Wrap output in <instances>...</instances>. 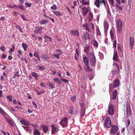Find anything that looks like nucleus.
I'll return each mask as SVG.
<instances>
[{
	"mask_svg": "<svg viewBox=\"0 0 135 135\" xmlns=\"http://www.w3.org/2000/svg\"><path fill=\"white\" fill-rule=\"evenodd\" d=\"M110 34L112 40H113L114 38V34L112 31H110Z\"/></svg>",
	"mask_w": 135,
	"mask_h": 135,
	"instance_id": "4c0bfd02",
	"label": "nucleus"
},
{
	"mask_svg": "<svg viewBox=\"0 0 135 135\" xmlns=\"http://www.w3.org/2000/svg\"><path fill=\"white\" fill-rule=\"evenodd\" d=\"M93 15L91 12H90L89 14V16L88 17L89 21H90L92 20L93 18Z\"/></svg>",
	"mask_w": 135,
	"mask_h": 135,
	"instance_id": "cd10ccee",
	"label": "nucleus"
},
{
	"mask_svg": "<svg viewBox=\"0 0 135 135\" xmlns=\"http://www.w3.org/2000/svg\"><path fill=\"white\" fill-rule=\"evenodd\" d=\"M22 45L24 51H26V50L27 48V45L24 43H22Z\"/></svg>",
	"mask_w": 135,
	"mask_h": 135,
	"instance_id": "72a5a7b5",
	"label": "nucleus"
},
{
	"mask_svg": "<svg viewBox=\"0 0 135 135\" xmlns=\"http://www.w3.org/2000/svg\"><path fill=\"white\" fill-rule=\"evenodd\" d=\"M109 2L111 4L113 5L114 4V1L113 0H108Z\"/></svg>",
	"mask_w": 135,
	"mask_h": 135,
	"instance_id": "052dcab7",
	"label": "nucleus"
},
{
	"mask_svg": "<svg viewBox=\"0 0 135 135\" xmlns=\"http://www.w3.org/2000/svg\"><path fill=\"white\" fill-rule=\"evenodd\" d=\"M53 12L54 14L57 16H59L62 15L61 13L58 11H54Z\"/></svg>",
	"mask_w": 135,
	"mask_h": 135,
	"instance_id": "aec40b11",
	"label": "nucleus"
},
{
	"mask_svg": "<svg viewBox=\"0 0 135 135\" xmlns=\"http://www.w3.org/2000/svg\"><path fill=\"white\" fill-rule=\"evenodd\" d=\"M107 2V1H101L100 0H96L95 2V4L98 8L100 7V4L103 3L105 7L106 6V3Z\"/></svg>",
	"mask_w": 135,
	"mask_h": 135,
	"instance_id": "f03ea898",
	"label": "nucleus"
},
{
	"mask_svg": "<svg viewBox=\"0 0 135 135\" xmlns=\"http://www.w3.org/2000/svg\"><path fill=\"white\" fill-rule=\"evenodd\" d=\"M32 75L35 77V78H38V76L37 74L35 72H33L32 73Z\"/></svg>",
	"mask_w": 135,
	"mask_h": 135,
	"instance_id": "a18cd8bd",
	"label": "nucleus"
},
{
	"mask_svg": "<svg viewBox=\"0 0 135 135\" xmlns=\"http://www.w3.org/2000/svg\"><path fill=\"white\" fill-rule=\"evenodd\" d=\"M41 58L44 59V60H46L47 59V57H46L45 55H41Z\"/></svg>",
	"mask_w": 135,
	"mask_h": 135,
	"instance_id": "79ce46f5",
	"label": "nucleus"
},
{
	"mask_svg": "<svg viewBox=\"0 0 135 135\" xmlns=\"http://www.w3.org/2000/svg\"><path fill=\"white\" fill-rule=\"evenodd\" d=\"M20 122L22 124L26 126H29L30 124L29 122L27 120L25 119H22L21 120Z\"/></svg>",
	"mask_w": 135,
	"mask_h": 135,
	"instance_id": "ddd939ff",
	"label": "nucleus"
},
{
	"mask_svg": "<svg viewBox=\"0 0 135 135\" xmlns=\"http://www.w3.org/2000/svg\"><path fill=\"white\" fill-rule=\"evenodd\" d=\"M94 77V75L92 74H90L89 75V80H91Z\"/></svg>",
	"mask_w": 135,
	"mask_h": 135,
	"instance_id": "37998d69",
	"label": "nucleus"
},
{
	"mask_svg": "<svg viewBox=\"0 0 135 135\" xmlns=\"http://www.w3.org/2000/svg\"><path fill=\"white\" fill-rule=\"evenodd\" d=\"M115 1L117 3V4H118L119 5H120L121 3L120 1V0H115Z\"/></svg>",
	"mask_w": 135,
	"mask_h": 135,
	"instance_id": "bf43d9fd",
	"label": "nucleus"
},
{
	"mask_svg": "<svg viewBox=\"0 0 135 135\" xmlns=\"http://www.w3.org/2000/svg\"><path fill=\"white\" fill-rule=\"evenodd\" d=\"M104 124L107 128H110L111 126V122L109 118L108 117L105 119Z\"/></svg>",
	"mask_w": 135,
	"mask_h": 135,
	"instance_id": "6e6552de",
	"label": "nucleus"
},
{
	"mask_svg": "<svg viewBox=\"0 0 135 135\" xmlns=\"http://www.w3.org/2000/svg\"><path fill=\"white\" fill-rule=\"evenodd\" d=\"M80 105L81 108V112H80V114L81 115H80V116L81 117H82L85 114V105L84 103L82 102L80 104Z\"/></svg>",
	"mask_w": 135,
	"mask_h": 135,
	"instance_id": "423d86ee",
	"label": "nucleus"
},
{
	"mask_svg": "<svg viewBox=\"0 0 135 135\" xmlns=\"http://www.w3.org/2000/svg\"><path fill=\"white\" fill-rule=\"evenodd\" d=\"M122 22L120 20H118L117 22L116 27L119 33H120L122 30Z\"/></svg>",
	"mask_w": 135,
	"mask_h": 135,
	"instance_id": "0eeeda50",
	"label": "nucleus"
},
{
	"mask_svg": "<svg viewBox=\"0 0 135 135\" xmlns=\"http://www.w3.org/2000/svg\"><path fill=\"white\" fill-rule=\"evenodd\" d=\"M54 81L57 83V84L59 85H60L61 84V81L59 80V79L57 78H54Z\"/></svg>",
	"mask_w": 135,
	"mask_h": 135,
	"instance_id": "bb28decb",
	"label": "nucleus"
},
{
	"mask_svg": "<svg viewBox=\"0 0 135 135\" xmlns=\"http://www.w3.org/2000/svg\"><path fill=\"white\" fill-rule=\"evenodd\" d=\"M17 8L18 7L20 9L22 10H23V9L24 8V7L22 5H21V6H17Z\"/></svg>",
	"mask_w": 135,
	"mask_h": 135,
	"instance_id": "3c124183",
	"label": "nucleus"
},
{
	"mask_svg": "<svg viewBox=\"0 0 135 135\" xmlns=\"http://www.w3.org/2000/svg\"><path fill=\"white\" fill-rule=\"evenodd\" d=\"M51 8L52 9L55 10L57 8L56 6L54 4L53 6H52L51 7Z\"/></svg>",
	"mask_w": 135,
	"mask_h": 135,
	"instance_id": "de8ad7c7",
	"label": "nucleus"
},
{
	"mask_svg": "<svg viewBox=\"0 0 135 135\" xmlns=\"http://www.w3.org/2000/svg\"><path fill=\"white\" fill-rule=\"evenodd\" d=\"M127 114L128 115H131V111L130 108L128 107H127L126 108Z\"/></svg>",
	"mask_w": 135,
	"mask_h": 135,
	"instance_id": "c756f323",
	"label": "nucleus"
},
{
	"mask_svg": "<svg viewBox=\"0 0 135 135\" xmlns=\"http://www.w3.org/2000/svg\"><path fill=\"white\" fill-rule=\"evenodd\" d=\"M43 29L42 27H36L35 28V30L34 31V32L37 33H41L42 32L41 30Z\"/></svg>",
	"mask_w": 135,
	"mask_h": 135,
	"instance_id": "9b49d317",
	"label": "nucleus"
},
{
	"mask_svg": "<svg viewBox=\"0 0 135 135\" xmlns=\"http://www.w3.org/2000/svg\"><path fill=\"white\" fill-rule=\"evenodd\" d=\"M1 50L3 51H5V48L3 46H1L0 48Z\"/></svg>",
	"mask_w": 135,
	"mask_h": 135,
	"instance_id": "864d4df0",
	"label": "nucleus"
},
{
	"mask_svg": "<svg viewBox=\"0 0 135 135\" xmlns=\"http://www.w3.org/2000/svg\"><path fill=\"white\" fill-rule=\"evenodd\" d=\"M37 67H38V69H40L42 70H44L45 69V67L43 66H41L38 65L37 66Z\"/></svg>",
	"mask_w": 135,
	"mask_h": 135,
	"instance_id": "a19ab883",
	"label": "nucleus"
},
{
	"mask_svg": "<svg viewBox=\"0 0 135 135\" xmlns=\"http://www.w3.org/2000/svg\"><path fill=\"white\" fill-rule=\"evenodd\" d=\"M61 80L63 81L64 82H65L66 83H68V80H66L65 79L60 78Z\"/></svg>",
	"mask_w": 135,
	"mask_h": 135,
	"instance_id": "13d9d810",
	"label": "nucleus"
},
{
	"mask_svg": "<svg viewBox=\"0 0 135 135\" xmlns=\"http://www.w3.org/2000/svg\"><path fill=\"white\" fill-rule=\"evenodd\" d=\"M75 99L76 98L75 97H74L72 98H71V100L73 102L75 101Z\"/></svg>",
	"mask_w": 135,
	"mask_h": 135,
	"instance_id": "338daca9",
	"label": "nucleus"
},
{
	"mask_svg": "<svg viewBox=\"0 0 135 135\" xmlns=\"http://www.w3.org/2000/svg\"><path fill=\"white\" fill-rule=\"evenodd\" d=\"M96 31L97 32V35H101L100 32V31L99 29V28H97L96 29Z\"/></svg>",
	"mask_w": 135,
	"mask_h": 135,
	"instance_id": "8fccbe9b",
	"label": "nucleus"
},
{
	"mask_svg": "<svg viewBox=\"0 0 135 135\" xmlns=\"http://www.w3.org/2000/svg\"><path fill=\"white\" fill-rule=\"evenodd\" d=\"M93 51V48L90 46H87L84 50V52L89 56H90L91 54H94L92 52Z\"/></svg>",
	"mask_w": 135,
	"mask_h": 135,
	"instance_id": "20e7f679",
	"label": "nucleus"
},
{
	"mask_svg": "<svg viewBox=\"0 0 135 135\" xmlns=\"http://www.w3.org/2000/svg\"><path fill=\"white\" fill-rule=\"evenodd\" d=\"M81 3H82L84 5H87L89 4V3L87 2H85L84 0H82V2H80Z\"/></svg>",
	"mask_w": 135,
	"mask_h": 135,
	"instance_id": "c9c22d12",
	"label": "nucleus"
},
{
	"mask_svg": "<svg viewBox=\"0 0 135 135\" xmlns=\"http://www.w3.org/2000/svg\"><path fill=\"white\" fill-rule=\"evenodd\" d=\"M70 32L74 36H79V33L77 30H71Z\"/></svg>",
	"mask_w": 135,
	"mask_h": 135,
	"instance_id": "4468645a",
	"label": "nucleus"
},
{
	"mask_svg": "<svg viewBox=\"0 0 135 135\" xmlns=\"http://www.w3.org/2000/svg\"><path fill=\"white\" fill-rule=\"evenodd\" d=\"M42 129L44 133H46L48 130V127L46 126L42 125Z\"/></svg>",
	"mask_w": 135,
	"mask_h": 135,
	"instance_id": "a211bd4d",
	"label": "nucleus"
},
{
	"mask_svg": "<svg viewBox=\"0 0 135 135\" xmlns=\"http://www.w3.org/2000/svg\"><path fill=\"white\" fill-rule=\"evenodd\" d=\"M86 66V71H93V70L90 68L89 67V66L88 65H88H85Z\"/></svg>",
	"mask_w": 135,
	"mask_h": 135,
	"instance_id": "f704fd0d",
	"label": "nucleus"
},
{
	"mask_svg": "<svg viewBox=\"0 0 135 135\" xmlns=\"http://www.w3.org/2000/svg\"><path fill=\"white\" fill-rule=\"evenodd\" d=\"M51 127L52 128V131L51 133L52 134H54L55 133L56 131V128L53 125H52L51 126Z\"/></svg>",
	"mask_w": 135,
	"mask_h": 135,
	"instance_id": "473e14b6",
	"label": "nucleus"
},
{
	"mask_svg": "<svg viewBox=\"0 0 135 135\" xmlns=\"http://www.w3.org/2000/svg\"><path fill=\"white\" fill-rule=\"evenodd\" d=\"M117 90H114L112 93L113 97L112 99H113L114 100L117 97Z\"/></svg>",
	"mask_w": 135,
	"mask_h": 135,
	"instance_id": "4be33fe9",
	"label": "nucleus"
},
{
	"mask_svg": "<svg viewBox=\"0 0 135 135\" xmlns=\"http://www.w3.org/2000/svg\"><path fill=\"white\" fill-rule=\"evenodd\" d=\"M7 56V55L6 54H3L2 55V58L3 59H4Z\"/></svg>",
	"mask_w": 135,
	"mask_h": 135,
	"instance_id": "0e129e2a",
	"label": "nucleus"
},
{
	"mask_svg": "<svg viewBox=\"0 0 135 135\" xmlns=\"http://www.w3.org/2000/svg\"><path fill=\"white\" fill-rule=\"evenodd\" d=\"M7 98L10 101H12V97L11 95L8 96L7 97Z\"/></svg>",
	"mask_w": 135,
	"mask_h": 135,
	"instance_id": "603ef678",
	"label": "nucleus"
},
{
	"mask_svg": "<svg viewBox=\"0 0 135 135\" xmlns=\"http://www.w3.org/2000/svg\"><path fill=\"white\" fill-rule=\"evenodd\" d=\"M118 130V128L117 126L112 125L110 130L111 134H115L117 132Z\"/></svg>",
	"mask_w": 135,
	"mask_h": 135,
	"instance_id": "39448f33",
	"label": "nucleus"
},
{
	"mask_svg": "<svg viewBox=\"0 0 135 135\" xmlns=\"http://www.w3.org/2000/svg\"><path fill=\"white\" fill-rule=\"evenodd\" d=\"M82 10L83 16H85L88 12V10L87 8L86 7H84L82 8Z\"/></svg>",
	"mask_w": 135,
	"mask_h": 135,
	"instance_id": "dca6fc26",
	"label": "nucleus"
},
{
	"mask_svg": "<svg viewBox=\"0 0 135 135\" xmlns=\"http://www.w3.org/2000/svg\"><path fill=\"white\" fill-rule=\"evenodd\" d=\"M48 85L49 87H50L51 89H53L54 88V87H53L51 83H49Z\"/></svg>",
	"mask_w": 135,
	"mask_h": 135,
	"instance_id": "680f3d73",
	"label": "nucleus"
},
{
	"mask_svg": "<svg viewBox=\"0 0 135 135\" xmlns=\"http://www.w3.org/2000/svg\"><path fill=\"white\" fill-rule=\"evenodd\" d=\"M39 22L40 25H42L47 23V21L46 20H44L40 21Z\"/></svg>",
	"mask_w": 135,
	"mask_h": 135,
	"instance_id": "2f4dec72",
	"label": "nucleus"
},
{
	"mask_svg": "<svg viewBox=\"0 0 135 135\" xmlns=\"http://www.w3.org/2000/svg\"><path fill=\"white\" fill-rule=\"evenodd\" d=\"M93 45L96 47L98 46V43L95 40H93Z\"/></svg>",
	"mask_w": 135,
	"mask_h": 135,
	"instance_id": "a878e982",
	"label": "nucleus"
},
{
	"mask_svg": "<svg viewBox=\"0 0 135 135\" xmlns=\"http://www.w3.org/2000/svg\"><path fill=\"white\" fill-rule=\"evenodd\" d=\"M60 124L62 127L68 125V120L67 117H65L62 119L60 122Z\"/></svg>",
	"mask_w": 135,
	"mask_h": 135,
	"instance_id": "1a4fd4ad",
	"label": "nucleus"
},
{
	"mask_svg": "<svg viewBox=\"0 0 135 135\" xmlns=\"http://www.w3.org/2000/svg\"><path fill=\"white\" fill-rule=\"evenodd\" d=\"M23 128L26 131H28L29 130V127L27 126H22Z\"/></svg>",
	"mask_w": 135,
	"mask_h": 135,
	"instance_id": "09e8293b",
	"label": "nucleus"
},
{
	"mask_svg": "<svg viewBox=\"0 0 135 135\" xmlns=\"http://www.w3.org/2000/svg\"><path fill=\"white\" fill-rule=\"evenodd\" d=\"M21 16L23 20L25 21H27L26 19V18L23 15H21Z\"/></svg>",
	"mask_w": 135,
	"mask_h": 135,
	"instance_id": "69168bd1",
	"label": "nucleus"
},
{
	"mask_svg": "<svg viewBox=\"0 0 135 135\" xmlns=\"http://www.w3.org/2000/svg\"><path fill=\"white\" fill-rule=\"evenodd\" d=\"M89 59L91 66H95L96 63V59L94 54H91L89 56Z\"/></svg>",
	"mask_w": 135,
	"mask_h": 135,
	"instance_id": "f257e3e1",
	"label": "nucleus"
},
{
	"mask_svg": "<svg viewBox=\"0 0 135 135\" xmlns=\"http://www.w3.org/2000/svg\"><path fill=\"white\" fill-rule=\"evenodd\" d=\"M117 41L116 40H114L113 43V45L114 48H115L116 46Z\"/></svg>",
	"mask_w": 135,
	"mask_h": 135,
	"instance_id": "4d7b16f0",
	"label": "nucleus"
},
{
	"mask_svg": "<svg viewBox=\"0 0 135 135\" xmlns=\"http://www.w3.org/2000/svg\"><path fill=\"white\" fill-rule=\"evenodd\" d=\"M113 65L115 66V69L113 70L112 71V74L113 76H114L119 71V68L118 64L114 63Z\"/></svg>",
	"mask_w": 135,
	"mask_h": 135,
	"instance_id": "7ed1b4c3",
	"label": "nucleus"
},
{
	"mask_svg": "<svg viewBox=\"0 0 135 135\" xmlns=\"http://www.w3.org/2000/svg\"><path fill=\"white\" fill-rule=\"evenodd\" d=\"M118 56L117 54V51H116L115 53H114V55L113 59V60H115L116 61H118Z\"/></svg>",
	"mask_w": 135,
	"mask_h": 135,
	"instance_id": "b1692460",
	"label": "nucleus"
},
{
	"mask_svg": "<svg viewBox=\"0 0 135 135\" xmlns=\"http://www.w3.org/2000/svg\"><path fill=\"white\" fill-rule=\"evenodd\" d=\"M38 54V52L35 51L33 55L37 57V56H39Z\"/></svg>",
	"mask_w": 135,
	"mask_h": 135,
	"instance_id": "6e6d98bb",
	"label": "nucleus"
},
{
	"mask_svg": "<svg viewBox=\"0 0 135 135\" xmlns=\"http://www.w3.org/2000/svg\"><path fill=\"white\" fill-rule=\"evenodd\" d=\"M5 119L9 123L11 126L13 127L14 126L13 122L11 120L7 117H5Z\"/></svg>",
	"mask_w": 135,
	"mask_h": 135,
	"instance_id": "f3484780",
	"label": "nucleus"
},
{
	"mask_svg": "<svg viewBox=\"0 0 135 135\" xmlns=\"http://www.w3.org/2000/svg\"><path fill=\"white\" fill-rule=\"evenodd\" d=\"M0 113L2 115L6 116L7 114L1 108H0Z\"/></svg>",
	"mask_w": 135,
	"mask_h": 135,
	"instance_id": "c85d7f7f",
	"label": "nucleus"
},
{
	"mask_svg": "<svg viewBox=\"0 0 135 135\" xmlns=\"http://www.w3.org/2000/svg\"><path fill=\"white\" fill-rule=\"evenodd\" d=\"M109 90L110 89H111L113 87V86L112 84H109Z\"/></svg>",
	"mask_w": 135,
	"mask_h": 135,
	"instance_id": "e2e57ef3",
	"label": "nucleus"
},
{
	"mask_svg": "<svg viewBox=\"0 0 135 135\" xmlns=\"http://www.w3.org/2000/svg\"><path fill=\"white\" fill-rule=\"evenodd\" d=\"M131 7V6L127 5L126 6V10L128 12L130 11Z\"/></svg>",
	"mask_w": 135,
	"mask_h": 135,
	"instance_id": "5fc2aeb1",
	"label": "nucleus"
},
{
	"mask_svg": "<svg viewBox=\"0 0 135 135\" xmlns=\"http://www.w3.org/2000/svg\"><path fill=\"white\" fill-rule=\"evenodd\" d=\"M119 80L118 79H117L115 80L113 82V88H116L118 87L119 85Z\"/></svg>",
	"mask_w": 135,
	"mask_h": 135,
	"instance_id": "f8f14e48",
	"label": "nucleus"
},
{
	"mask_svg": "<svg viewBox=\"0 0 135 135\" xmlns=\"http://www.w3.org/2000/svg\"><path fill=\"white\" fill-rule=\"evenodd\" d=\"M127 123L126 124V127H128L130 125V121L129 119H128L127 120Z\"/></svg>",
	"mask_w": 135,
	"mask_h": 135,
	"instance_id": "c03bdc74",
	"label": "nucleus"
},
{
	"mask_svg": "<svg viewBox=\"0 0 135 135\" xmlns=\"http://www.w3.org/2000/svg\"><path fill=\"white\" fill-rule=\"evenodd\" d=\"M74 108L73 107H71L69 108V112L70 114H71L73 112V110Z\"/></svg>",
	"mask_w": 135,
	"mask_h": 135,
	"instance_id": "e433bc0d",
	"label": "nucleus"
},
{
	"mask_svg": "<svg viewBox=\"0 0 135 135\" xmlns=\"http://www.w3.org/2000/svg\"><path fill=\"white\" fill-rule=\"evenodd\" d=\"M13 104H17V103L16 100L15 99H14L13 100Z\"/></svg>",
	"mask_w": 135,
	"mask_h": 135,
	"instance_id": "774afa93",
	"label": "nucleus"
},
{
	"mask_svg": "<svg viewBox=\"0 0 135 135\" xmlns=\"http://www.w3.org/2000/svg\"><path fill=\"white\" fill-rule=\"evenodd\" d=\"M25 7H30L31 6V4H30L28 3H25Z\"/></svg>",
	"mask_w": 135,
	"mask_h": 135,
	"instance_id": "49530a36",
	"label": "nucleus"
},
{
	"mask_svg": "<svg viewBox=\"0 0 135 135\" xmlns=\"http://www.w3.org/2000/svg\"><path fill=\"white\" fill-rule=\"evenodd\" d=\"M83 37L84 39L85 40H87L88 39L90 40V38L89 35L87 32H86V33L84 35Z\"/></svg>",
	"mask_w": 135,
	"mask_h": 135,
	"instance_id": "412c9836",
	"label": "nucleus"
},
{
	"mask_svg": "<svg viewBox=\"0 0 135 135\" xmlns=\"http://www.w3.org/2000/svg\"><path fill=\"white\" fill-rule=\"evenodd\" d=\"M62 54V53L61 52H60V53H59V54H54L53 55V56L55 57L56 58H57L58 59H59V55H60Z\"/></svg>",
	"mask_w": 135,
	"mask_h": 135,
	"instance_id": "ea45409f",
	"label": "nucleus"
},
{
	"mask_svg": "<svg viewBox=\"0 0 135 135\" xmlns=\"http://www.w3.org/2000/svg\"><path fill=\"white\" fill-rule=\"evenodd\" d=\"M108 112L110 115H113L114 114V106L113 104H111L109 106Z\"/></svg>",
	"mask_w": 135,
	"mask_h": 135,
	"instance_id": "9d476101",
	"label": "nucleus"
},
{
	"mask_svg": "<svg viewBox=\"0 0 135 135\" xmlns=\"http://www.w3.org/2000/svg\"><path fill=\"white\" fill-rule=\"evenodd\" d=\"M15 46L14 45L12 46V48L10 49V50L9 51V52L10 53H11L13 52L15 50Z\"/></svg>",
	"mask_w": 135,
	"mask_h": 135,
	"instance_id": "58836bf2",
	"label": "nucleus"
},
{
	"mask_svg": "<svg viewBox=\"0 0 135 135\" xmlns=\"http://www.w3.org/2000/svg\"><path fill=\"white\" fill-rule=\"evenodd\" d=\"M83 61L85 65L88 64V60L86 56H85L83 58Z\"/></svg>",
	"mask_w": 135,
	"mask_h": 135,
	"instance_id": "5701e85b",
	"label": "nucleus"
},
{
	"mask_svg": "<svg viewBox=\"0 0 135 135\" xmlns=\"http://www.w3.org/2000/svg\"><path fill=\"white\" fill-rule=\"evenodd\" d=\"M119 5L117 4H115V7L116 9H117V10L121 11L122 9V6H119Z\"/></svg>",
	"mask_w": 135,
	"mask_h": 135,
	"instance_id": "7c9ffc66",
	"label": "nucleus"
},
{
	"mask_svg": "<svg viewBox=\"0 0 135 135\" xmlns=\"http://www.w3.org/2000/svg\"><path fill=\"white\" fill-rule=\"evenodd\" d=\"M129 45L131 47V49H132L134 45V41L133 38H132L131 37H130Z\"/></svg>",
	"mask_w": 135,
	"mask_h": 135,
	"instance_id": "2eb2a0df",
	"label": "nucleus"
},
{
	"mask_svg": "<svg viewBox=\"0 0 135 135\" xmlns=\"http://www.w3.org/2000/svg\"><path fill=\"white\" fill-rule=\"evenodd\" d=\"M34 135H40V133L38 130L36 129H35L33 131Z\"/></svg>",
	"mask_w": 135,
	"mask_h": 135,
	"instance_id": "393cba45",
	"label": "nucleus"
},
{
	"mask_svg": "<svg viewBox=\"0 0 135 135\" xmlns=\"http://www.w3.org/2000/svg\"><path fill=\"white\" fill-rule=\"evenodd\" d=\"M104 26L105 32H107L108 30L109 27L108 22L107 21H105L104 23Z\"/></svg>",
	"mask_w": 135,
	"mask_h": 135,
	"instance_id": "6ab92c4d",
	"label": "nucleus"
}]
</instances>
